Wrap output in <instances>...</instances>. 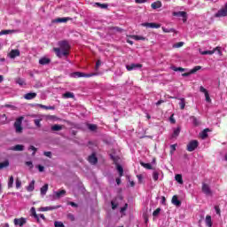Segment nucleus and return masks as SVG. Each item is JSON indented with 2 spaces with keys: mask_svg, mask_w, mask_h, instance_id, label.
<instances>
[{
  "mask_svg": "<svg viewBox=\"0 0 227 227\" xmlns=\"http://www.w3.org/2000/svg\"><path fill=\"white\" fill-rule=\"evenodd\" d=\"M37 106L41 109H46V110H50V111H54L56 109V107H54V106H47L42 105V104H38Z\"/></svg>",
  "mask_w": 227,
  "mask_h": 227,
  "instance_id": "cd10ccee",
  "label": "nucleus"
},
{
  "mask_svg": "<svg viewBox=\"0 0 227 227\" xmlns=\"http://www.w3.org/2000/svg\"><path fill=\"white\" fill-rule=\"evenodd\" d=\"M161 29L163 33H176V30H175V28H166L162 27Z\"/></svg>",
  "mask_w": 227,
  "mask_h": 227,
  "instance_id": "58836bf2",
  "label": "nucleus"
},
{
  "mask_svg": "<svg viewBox=\"0 0 227 227\" xmlns=\"http://www.w3.org/2000/svg\"><path fill=\"white\" fill-rule=\"evenodd\" d=\"M153 179L154 180V182H157V180H159V172L158 171L153 172Z\"/></svg>",
  "mask_w": 227,
  "mask_h": 227,
  "instance_id": "49530a36",
  "label": "nucleus"
},
{
  "mask_svg": "<svg viewBox=\"0 0 227 227\" xmlns=\"http://www.w3.org/2000/svg\"><path fill=\"white\" fill-rule=\"evenodd\" d=\"M140 166H142L145 169H153V167H152V164H150V163H145V162L141 161Z\"/></svg>",
  "mask_w": 227,
  "mask_h": 227,
  "instance_id": "2f4dec72",
  "label": "nucleus"
},
{
  "mask_svg": "<svg viewBox=\"0 0 227 227\" xmlns=\"http://www.w3.org/2000/svg\"><path fill=\"white\" fill-rule=\"evenodd\" d=\"M51 130L53 132H59V130H63V126L59 125V124H55V125L51 126Z\"/></svg>",
  "mask_w": 227,
  "mask_h": 227,
  "instance_id": "b1692460",
  "label": "nucleus"
},
{
  "mask_svg": "<svg viewBox=\"0 0 227 227\" xmlns=\"http://www.w3.org/2000/svg\"><path fill=\"white\" fill-rule=\"evenodd\" d=\"M31 210H32V214H33L35 219H37V222H39L40 217H38V215H36V210L35 209V207H32Z\"/></svg>",
  "mask_w": 227,
  "mask_h": 227,
  "instance_id": "09e8293b",
  "label": "nucleus"
},
{
  "mask_svg": "<svg viewBox=\"0 0 227 227\" xmlns=\"http://www.w3.org/2000/svg\"><path fill=\"white\" fill-rule=\"evenodd\" d=\"M95 4L98 6V8H101L102 10H107L109 6L107 4L96 3Z\"/></svg>",
  "mask_w": 227,
  "mask_h": 227,
  "instance_id": "473e14b6",
  "label": "nucleus"
},
{
  "mask_svg": "<svg viewBox=\"0 0 227 227\" xmlns=\"http://www.w3.org/2000/svg\"><path fill=\"white\" fill-rule=\"evenodd\" d=\"M37 168H38L40 173H43V170L45 169V168L43 166L38 165Z\"/></svg>",
  "mask_w": 227,
  "mask_h": 227,
  "instance_id": "0e129e2a",
  "label": "nucleus"
},
{
  "mask_svg": "<svg viewBox=\"0 0 227 227\" xmlns=\"http://www.w3.org/2000/svg\"><path fill=\"white\" fill-rule=\"evenodd\" d=\"M49 63H51V59L42 58L39 59L40 65H49Z\"/></svg>",
  "mask_w": 227,
  "mask_h": 227,
  "instance_id": "bb28decb",
  "label": "nucleus"
},
{
  "mask_svg": "<svg viewBox=\"0 0 227 227\" xmlns=\"http://www.w3.org/2000/svg\"><path fill=\"white\" fill-rule=\"evenodd\" d=\"M200 93H204L205 97H206V102H212V99L210 98V94H208V90H207V89H205V87L200 86Z\"/></svg>",
  "mask_w": 227,
  "mask_h": 227,
  "instance_id": "1a4fd4ad",
  "label": "nucleus"
},
{
  "mask_svg": "<svg viewBox=\"0 0 227 227\" xmlns=\"http://www.w3.org/2000/svg\"><path fill=\"white\" fill-rule=\"evenodd\" d=\"M13 176H11L8 181V189H12V187H13Z\"/></svg>",
  "mask_w": 227,
  "mask_h": 227,
  "instance_id": "79ce46f5",
  "label": "nucleus"
},
{
  "mask_svg": "<svg viewBox=\"0 0 227 227\" xmlns=\"http://www.w3.org/2000/svg\"><path fill=\"white\" fill-rule=\"evenodd\" d=\"M151 8H153V10H157L159 8H162V2L158 0V1L154 2V3H153L151 4Z\"/></svg>",
  "mask_w": 227,
  "mask_h": 227,
  "instance_id": "6ab92c4d",
  "label": "nucleus"
},
{
  "mask_svg": "<svg viewBox=\"0 0 227 227\" xmlns=\"http://www.w3.org/2000/svg\"><path fill=\"white\" fill-rule=\"evenodd\" d=\"M22 185V181H20V179L17 178L16 179V189H20Z\"/></svg>",
  "mask_w": 227,
  "mask_h": 227,
  "instance_id": "3c124183",
  "label": "nucleus"
},
{
  "mask_svg": "<svg viewBox=\"0 0 227 227\" xmlns=\"http://www.w3.org/2000/svg\"><path fill=\"white\" fill-rule=\"evenodd\" d=\"M24 98L26 100H33V98H36V92H29L25 94Z\"/></svg>",
  "mask_w": 227,
  "mask_h": 227,
  "instance_id": "f3484780",
  "label": "nucleus"
},
{
  "mask_svg": "<svg viewBox=\"0 0 227 227\" xmlns=\"http://www.w3.org/2000/svg\"><path fill=\"white\" fill-rule=\"evenodd\" d=\"M100 65H102V62L100 60H98L96 62V70H98V68H100Z\"/></svg>",
  "mask_w": 227,
  "mask_h": 227,
  "instance_id": "e2e57ef3",
  "label": "nucleus"
},
{
  "mask_svg": "<svg viewBox=\"0 0 227 227\" xmlns=\"http://www.w3.org/2000/svg\"><path fill=\"white\" fill-rule=\"evenodd\" d=\"M13 223H14L15 226L22 227V226H24V224H26L27 220L24 217L15 218Z\"/></svg>",
  "mask_w": 227,
  "mask_h": 227,
  "instance_id": "9d476101",
  "label": "nucleus"
},
{
  "mask_svg": "<svg viewBox=\"0 0 227 227\" xmlns=\"http://www.w3.org/2000/svg\"><path fill=\"white\" fill-rule=\"evenodd\" d=\"M176 180L178 184H184V179L180 174L176 175Z\"/></svg>",
  "mask_w": 227,
  "mask_h": 227,
  "instance_id": "37998d69",
  "label": "nucleus"
},
{
  "mask_svg": "<svg viewBox=\"0 0 227 227\" xmlns=\"http://www.w3.org/2000/svg\"><path fill=\"white\" fill-rule=\"evenodd\" d=\"M59 45L60 48H53V51L58 58L68 56V54H70V44L67 41H61L59 43Z\"/></svg>",
  "mask_w": 227,
  "mask_h": 227,
  "instance_id": "f257e3e1",
  "label": "nucleus"
},
{
  "mask_svg": "<svg viewBox=\"0 0 227 227\" xmlns=\"http://www.w3.org/2000/svg\"><path fill=\"white\" fill-rule=\"evenodd\" d=\"M10 166V162L8 160L0 162V169H4V168H8Z\"/></svg>",
  "mask_w": 227,
  "mask_h": 227,
  "instance_id": "c9c22d12",
  "label": "nucleus"
},
{
  "mask_svg": "<svg viewBox=\"0 0 227 227\" xmlns=\"http://www.w3.org/2000/svg\"><path fill=\"white\" fill-rule=\"evenodd\" d=\"M159 214H160V208L158 207L156 210L153 211V217H157Z\"/></svg>",
  "mask_w": 227,
  "mask_h": 227,
  "instance_id": "864d4df0",
  "label": "nucleus"
},
{
  "mask_svg": "<svg viewBox=\"0 0 227 227\" xmlns=\"http://www.w3.org/2000/svg\"><path fill=\"white\" fill-rule=\"evenodd\" d=\"M26 166H28V168H30V169H33V168H34L33 161H26Z\"/></svg>",
  "mask_w": 227,
  "mask_h": 227,
  "instance_id": "052dcab7",
  "label": "nucleus"
},
{
  "mask_svg": "<svg viewBox=\"0 0 227 227\" xmlns=\"http://www.w3.org/2000/svg\"><path fill=\"white\" fill-rule=\"evenodd\" d=\"M137 68H143L142 64H130L126 66V69L128 72H132V70H136Z\"/></svg>",
  "mask_w": 227,
  "mask_h": 227,
  "instance_id": "9b49d317",
  "label": "nucleus"
},
{
  "mask_svg": "<svg viewBox=\"0 0 227 227\" xmlns=\"http://www.w3.org/2000/svg\"><path fill=\"white\" fill-rule=\"evenodd\" d=\"M202 192L207 196H211L212 190H210V185L207 184L206 183L202 184Z\"/></svg>",
  "mask_w": 227,
  "mask_h": 227,
  "instance_id": "6e6552de",
  "label": "nucleus"
},
{
  "mask_svg": "<svg viewBox=\"0 0 227 227\" xmlns=\"http://www.w3.org/2000/svg\"><path fill=\"white\" fill-rule=\"evenodd\" d=\"M63 98H75L74 92L67 91L62 95Z\"/></svg>",
  "mask_w": 227,
  "mask_h": 227,
  "instance_id": "5701e85b",
  "label": "nucleus"
},
{
  "mask_svg": "<svg viewBox=\"0 0 227 227\" xmlns=\"http://www.w3.org/2000/svg\"><path fill=\"white\" fill-rule=\"evenodd\" d=\"M43 155H45V157H49L51 159V157H52V153L51 152H44Z\"/></svg>",
  "mask_w": 227,
  "mask_h": 227,
  "instance_id": "680f3d73",
  "label": "nucleus"
},
{
  "mask_svg": "<svg viewBox=\"0 0 227 227\" xmlns=\"http://www.w3.org/2000/svg\"><path fill=\"white\" fill-rule=\"evenodd\" d=\"M180 127H177L176 129H174V132L172 134V137H178L180 136Z\"/></svg>",
  "mask_w": 227,
  "mask_h": 227,
  "instance_id": "72a5a7b5",
  "label": "nucleus"
},
{
  "mask_svg": "<svg viewBox=\"0 0 227 227\" xmlns=\"http://www.w3.org/2000/svg\"><path fill=\"white\" fill-rule=\"evenodd\" d=\"M208 132H210V129H205L201 133H200V137L202 139H207L208 137Z\"/></svg>",
  "mask_w": 227,
  "mask_h": 227,
  "instance_id": "393cba45",
  "label": "nucleus"
},
{
  "mask_svg": "<svg viewBox=\"0 0 227 227\" xmlns=\"http://www.w3.org/2000/svg\"><path fill=\"white\" fill-rule=\"evenodd\" d=\"M11 150L13 152H24V145H16L12 147H11Z\"/></svg>",
  "mask_w": 227,
  "mask_h": 227,
  "instance_id": "aec40b11",
  "label": "nucleus"
},
{
  "mask_svg": "<svg viewBox=\"0 0 227 227\" xmlns=\"http://www.w3.org/2000/svg\"><path fill=\"white\" fill-rule=\"evenodd\" d=\"M88 129H90L92 132H95V130H97V124H89Z\"/></svg>",
  "mask_w": 227,
  "mask_h": 227,
  "instance_id": "8fccbe9b",
  "label": "nucleus"
},
{
  "mask_svg": "<svg viewBox=\"0 0 227 227\" xmlns=\"http://www.w3.org/2000/svg\"><path fill=\"white\" fill-rule=\"evenodd\" d=\"M172 204L176 205V207H180V205H182V201L178 200V196L174 195L172 197Z\"/></svg>",
  "mask_w": 227,
  "mask_h": 227,
  "instance_id": "412c9836",
  "label": "nucleus"
},
{
  "mask_svg": "<svg viewBox=\"0 0 227 227\" xmlns=\"http://www.w3.org/2000/svg\"><path fill=\"white\" fill-rule=\"evenodd\" d=\"M174 15H176L177 17H183V19H185V17H187V12H174Z\"/></svg>",
  "mask_w": 227,
  "mask_h": 227,
  "instance_id": "4c0bfd02",
  "label": "nucleus"
},
{
  "mask_svg": "<svg viewBox=\"0 0 227 227\" xmlns=\"http://www.w3.org/2000/svg\"><path fill=\"white\" fill-rule=\"evenodd\" d=\"M199 145H200V143L198 142V140H192L187 145L186 150L188 152H194V150H196V148H198Z\"/></svg>",
  "mask_w": 227,
  "mask_h": 227,
  "instance_id": "7ed1b4c3",
  "label": "nucleus"
},
{
  "mask_svg": "<svg viewBox=\"0 0 227 227\" xmlns=\"http://www.w3.org/2000/svg\"><path fill=\"white\" fill-rule=\"evenodd\" d=\"M28 150H32V152H33L32 155L35 156L38 149L36 147H35V145H30L28 147Z\"/></svg>",
  "mask_w": 227,
  "mask_h": 227,
  "instance_id": "de8ad7c7",
  "label": "nucleus"
},
{
  "mask_svg": "<svg viewBox=\"0 0 227 227\" xmlns=\"http://www.w3.org/2000/svg\"><path fill=\"white\" fill-rule=\"evenodd\" d=\"M191 120H192V123L193 125H195V127H198V125H200V121H198V118H196L195 116H192Z\"/></svg>",
  "mask_w": 227,
  "mask_h": 227,
  "instance_id": "c03bdc74",
  "label": "nucleus"
},
{
  "mask_svg": "<svg viewBox=\"0 0 227 227\" xmlns=\"http://www.w3.org/2000/svg\"><path fill=\"white\" fill-rule=\"evenodd\" d=\"M205 222H206V225H207V227H212V216H210V215H207L206 216Z\"/></svg>",
  "mask_w": 227,
  "mask_h": 227,
  "instance_id": "c85d7f7f",
  "label": "nucleus"
},
{
  "mask_svg": "<svg viewBox=\"0 0 227 227\" xmlns=\"http://www.w3.org/2000/svg\"><path fill=\"white\" fill-rule=\"evenodd\" d=\"M215 210L217 215H221V208H219V206H215Z\"/></svg>",
  "mask_w": 227,
  "mask_h": 227,
  "instance_id": "13d9d810",
  "label": "nucleus"
},
{
  "mask_svg": "<svg viewBox=\"0 0 227 227\" xmlns=\"http://www.w3.org/2000/svg\"><path fill=\"white\" fill-rule=\"evenodd\" d=\"M41 121H42V119L34 120V123H35V127H38V129H40V127H42V123H40Z\"/></svg>",
  "mask_w": 227,
  "mask_h": 227,
  "instance_id": "a18cd8bd",
  "label": "nucleus"
},
{
  "mask_svg": "<svg viewBox=\"0 0 227 227\" xmlns=\"http://www.w3.org/2000/svg\"><path fill=\"white\" fill-rule=\"evenodd\" d=\"M171 70H173L174 72H187V68H184V67H176L175 66H173L171 67Z\"/></svg>",
  "mask_w": 227,
  "mask_h": 227,
  "instance_id": "c756f323",
  "label": "nucleus"
},
{
  "mask_svg": "<svg viewBox=\"0 0 227 227\" xmlns=\"http://www.w3.org/2000/svg\"><path fill=\"white\" fill-rule=\"evenodd\" d=\"M65 194H67L66 190H60L58 192H54V195H55V198H57V200H59V198H63V196H65Z\"/></svg>",
  "mask_w": 227,
  "mask_h": 227,
  "instance_id": "dca6fc26",
  "label": "nucleus"
},
{
  "mask_svg": "<svg viewBox=\"0 0 227 227\" xmlns=\"http://www.w3.org/2000/svg\"><path fill=\"white\" fill-rule=\"evenodd\" d=\"M24 120V117L20 116L18 119H16V121L14 122V128L16 129V132L18 134L22 133V121Z\"/></svg>",
  "mask_w": 227,
  "mask_h": 227,
  "instance_id": "f03ea898",
  "label": "nucleus"
},
{
  "mask_svg": "<svg viewBox=\"0 0 227 227\" xmlns=\"http://www.w3.org/2000/svg\"><path fill=\"white\" fill-rule=\"evenodd\" d=\"M68 20H72V18L67 17V18H57L53 20V22L56 23H67Z\"/></svg>",
  "mask_w": 227,
  "mask_h": 227,
  "instance_id": "2eb2a0df",
  "label": "nucleus"
},
{
  "mask_svg": "<svg viewBox=\"0 0 227 227\" xmlns=\"http://www.w3.org/2000/svg\"><path fill=\"white\" fill-rule=\"evenodd\" d=\"M147 0H135V3H137V4H142L143 3H146Z\"/></svg>",
  "mask_w": 227,
  "mask_h": 227,
  "instance_id": "69168bd1",
  "label": "nucleus"
},
{
  "mask_svg": "<svg viewBox=\"0 0 227 227\" xmlns=\"http://www.w3.org/2000/svg\"><path fill=\"white\" fill-rule=\"evenodd\" d=\"M54 226L55 227H65V224H63V222H55Z\"/></svg>",
  "mask_w": 227,
  "mask_h": 227,
  "instance_id": "603ef678",
  "label": "nucleus"
},
{
  "mask_svg": "<svg viewBox=\"0 0 227 227\" xmlns=\"http://www.w3.org/2000/svg\"><path fill=\"white\" fill-rule=\"evenodd\" d=\"M114 31H117L118 33H121V28L120 27H114Z\"/></svg>",
  "mask_w": 227,
  "mask_h": 227,
  "instance_id": "774afa93",
  "label": "nucleus"
},
{
  "mask_svg": "<svg viewBox=\"0 0 227 227\" xmlns=\"http://www.w3.org/2000/svg\"><path fill=\"white\" fill-rule=\"evenodd\" d=\"M129 207V204H125L124 207H121V212H125Z\"/></svg>",
  "mask_w": 227,
  "mask_h": 227,
  "instance_id": "338daca9",
  "label": "nucleus"
},
{
  "mask_svg": "<svg viewBox=\"0 0 227 227\" xmlns=\"http://www.w3.org/2000/svg\"><path fill=\"white\" fill-rule=\"evenodd\" d=\"M67 205H70L71 207H74V208H77V207H79V205H77V203L72 202V201L67 202Z\"/></svg>",
  "mask_w": 227,
  "mask_h": 227,
  "instance_id": "4d7b16f0",
  "label": "nucleus"
},
{
  "mask_svg": "<svg viewBox=\"0 0 227 227\" xmlns=\"http://www.w3.org/2000/svg\"><path fill=\"white\" fill-rule=\"evenodd\" d=\"M179 106L182 111H184V109H185V98L180 99Z\"/></svg>",
  "mask_w": 227,
  "mask_h": 227,
  "instance_id": "ea45409f",
  "label": "nucleus"
},
{
  "mask_svg": "<svg viewBox=\"0 0 227 227\" xmlns=\"http://www.w3.org/2000/svg\"><path fill=\"white\" fill-rule=\"evenodd\" d=\"M20 56V51L19 50H12L9 53V57L12 59H14V58H17Z\"/></svg>",
  "mask_w": 227,
  "mask_h": 227,
  "instance_id": "ddd939ff",
  "label": "nucleus"
},
{
  "mask_svg": "<svg viewBox=\"0 0 227 227\" xmlns=\"http://www.w3.org/2000/svg\"><path fill=\"white\" fill-rule=\"evenodd\" d=\"M93 75H97V74H84L81 72H74L71 74L74 79H79L80 77H93Z\"/></svg>",
  "mask_w": 227,
  "mask_h": 227,
  "instance_id": "20e7f679",
  "label": "nucleus"
},
{
  "mask_svg": "<svg viewBox=\"0 0 227 227\" xmlns=\"http://www.w3.org/2000/svg\"><path fill=\"white\" fill-rule=\"evenodd\" d=\"M215 51H217L218 54H223V52L221 51V48L220 47H216L212 51H200V54L202 56H207V54H208L209 56H212V54H214L215 52Z\"/></svg>",
  "mask_w": 227,
  "mask_h": 227,
  "instance_id": "0eeeda50",
  "label": "nucleus"
},
{
  "mask_svg": "<svg viewBox=\"0 0 227 227\" xmlns=\"http://www.w3.org/2000/svg\"><path fill=\"white\" fill-rule=\"evenodd\" d=\"M111 205L113 210H116V208H118V203H114V200L111 201Z\"/></svg>",
  "mask_w": 227,
  "mask_h": 227,
  "instance_id": "6e6d98bb",
  "label": "nucleus"
},
{
  "mask_svg": "<svg viewBox=\"0 0 227 227\" xmlns=\"http://www.w3.org/2000/svg\"><path fill=\"white\" fill-rule=\"evenodd\" d=\"M215 17L221 18V17H227V2L224 5V8L220 9L215 14Z\"/></svg>",
  "mask_w": 227,
  "mask_h": 227,
  "instance_id": "423d86ee",
  "label": "nucleus"
},
{
  "mask_svg": "<svg viewBox=\"0 0 227 227\" xmlns=\"http://www.w3.org/2000/svg\"><path fill=\"white\" fill-rule=\"evenodd\" d=\"M58 208H61V206L44 207H41V212H49V210H58Z\"/></svg>",
  "mask_w": 227,
  "mask_h": 227,
  "instance_id": "4468645a",
  "label": "nucleus"
},
{
  "mask_svg": "<svg viewBox=\"0 0 227 227\" xmlns=\"http://www.w3.org/2000/svg\"><path fill=\"white\" fill-rule=\"evenodd\" d=\"M142 26L144 27H151V29H159V27H160V24L159 23H143Z\"/></svg>",
  "mask_w": 227,
  "mask_h": 227,
  "instance_id": "f8f14e48",
  "label": "nucleus"
},
{
  "mask_svg": "<svg viewBox=\"0 0 227 227\" xmlns=\"http://www.w3.org/2000/svg\"><path fill=\"white\" fill-rule=\"evenodd\" d=\"M201 70V66H196L192 69H191L189 72L183 73L182 77H189V75H192V74H196V72Z\"/></svg>",
  "mask_w": 227,
  "mask_h": 227,
  "instance_id": "39448f33",
  "label": "nucleus"
},
{
  "mask_svg": "<svg viewBox=\"0 0 227 227\" xmlns=\"http://www.w3.org/2000/svg\"><path fill=\"white\" fill-rule=\"evenodd\" d=\"M12 33H17V30H2L0 32V36H3V35H12Z\"/></svg>",
  "mask_w": 227,
  "mask_h": 227,
  "instance_id": "7c9ffc66",
  "label": "nucleus"
},
{
  "mask_svg": "<svg viewBox=\"0 0 227 227\" xmlns=\"http://www.w3.org/2000/svg\"><path fill=\"white\" fill-rule=\"evenodd\" d=\"M88 160L90 164H97V162H98V159L95 153H92L90 156H89Z\"/></svg>",
  "mask_w": 227,
  "mask_h": 227,
  "instance_id": "a211bd4d",
  "label": "nucleus"
},
{
  "mask_svg": "<svg viewBox=\"0 0 227 227\" xmlns=\"http://www.w3.org/2000/svg\"><path fill=\"white\" fill-rule=\"evenodd\" d=\"M174 47L176 49H179V47H184V42H179V43L174 44Z\"/></svg>",
  "mask_w": 227,
  "mask_h": 227,
  "instance_id": "5fc2aeb1",
  "label": "nucleus"
},
{
  "mask_svg": "<svg viewBox=\"0 0 227 227\" xmlns=\"http://www.w3.org/2000/svg\"><path fill=\"white\" fill-rule=\"evenodd\" d=\"M16 82L20 86H26V81L24 79H22V78L16 79Z\"/></svg>",
  "mask_w": 227,
  "mask_h": 227,
  "instance_id": "a19ab883",
  "label": "nucleus"
},
{
  "mask_svg": "<svg viewBox=\"0 0 227 227\" xmlns=\"http://www.w3.org/2000/svg\"><path fill=\"white\" fill-rule=\"evenodd\" d=\"M116 169L119 172L120 176H123V167H121L120 164H117Z\"/></svg>",
  "mask_w": 227,
  "mask_h": 227,
  "instance_id": "e433bc0d",
  "label": "nucleus"
},
{
  "mask_svg": "<svg viewBox=\"0 0 227 227\" xmlns=\"http://www.w3.org/2000/svg\"><path fill=\"white\" fill-rule=\"evenodd\" d=\"M137 178L138 179V184H142L143 183V175H137Z\"/></svg>",
  "mask_w": 227,
  "mask_h": 227,
  "instance_id": "bf43d9fd",
  "label": "nucleus"
},
{
  "mask_svg": "<svg viewBox=\"0 0 227 227\" xmlns=\"http://www.w3.org/2000/svg\"><path fill=\"white\" fill-rule=\"evenodd\" d=\"M27 191L28 192H33V191H35V180H32L28 186H27Z\"/></svg>",
  "mask_w": 227,
  "mask_h": 227,
  "instance_id": "a878e982",
  "label": "nucleus"
},
{
  "mask_svg": "<svg viewBox=\"0 0 227 227\" xmlns=\"http://www.w3.org/2000/svg\"><path fill=\"white\" fill-rule=\"evenodd\" d=\"M130 38H132L133 40H142L145 41L146 40V37L143 36V35H130Z\"/></svg>",
  "mask_w": 227,
  "mask_h": 227,
  "instance_id": "f704fd0d",
  "label": "nucleus"
},
{
  "mask_svg": "<svg viewBox=\"0 0 227 227\" xmlns=\"http://www.w3.org/2000/svg\"><path fill=\"white\" fill-rule=\"evenodd\" d=\"M49 191V184H45L43 187L40 189V192L42 196H45L47 194V192Z\"/></svg>",
  "mask_w": 227,
  "mask_h": 227,
  "instance_id": "4be33fe9",
  "label": "nucleus"
}]
</instances>
